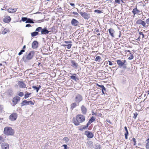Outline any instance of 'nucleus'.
<instances>
[{
    "instance_id": "nucleus-48",
    "label": "nucleus",
    "mask_w": 149,
    "mask_h": 149,
    "mask_svg": "<svg viewBox=\"0 0 149 149\" xmlns=\"http://www.w3.org/2000/svg\"><path fill=\"white\" fill-rule=\"evenodd\" d=\"M146 147L147 149H149V142L146 143Z\"/></svg>"
},
{
    "instance_id": "nucleus-55",
    "label": "nucleus",
    "mask_w": 149,
    "mask_h": 149,
    "mask_svg": "<svg viewBox=\"0 0 149 149\" xmlns=\"http://www.w3.org/2000/svg\"><path fill=\"white\" fill-rule=\"evenodd\" d=\"M72 14L77 16H78L79 15V14L75 12H72Z\"/></svg>"
},
{
    "instance_id": "nucleus-41",
    "label": "nucleus",
    "mask_w": 149,
    "mask_h": 149,
    "mask_svg": "<svg viewBox=\"0 0 149 149\" xmlns=\"http://www.w3.org/2000/svg\"><path fill=\"white\" fill-rule=\"evenodd\" d=\"M27 18V17H22L21 18V21L23 22H25L26 23Z\"/></svg>"
},
{
    "instance_id": "nucleus-38",
    "label": "nucleus",
    "mask_w": 149,
    "mask_h": 149,
    "mask_svg": "<svg viewBox=\"0 0 149 149\" xmlns=\"http://www.w3.org/2000/svg\"><path fill=\"white\" fill-rule=\"evenodd\" d=\"M101 59V57L100 56H96L95 59V61H97L99 62Z\"/></svg>"
},
{
    "instance_id": "nucleus-46",
    "label": "nucleus",
    "mask_w": 149,
    "mask_h": 149,
    "mask_svg": "<svg viewBox=\"0 0 149 149\" xmlns=\"http://www.w3.org/2000/svg\"><path fill=\"white\" fill-rule=\"evenodd\" d=\"M18 95L20 97H22L24 95V93L23 92H20L18 94Z\"/></svg>"
},
{
    "instance_id": "nucleus-4",
    "label": "nucleus",
    "mask_w": 149,
    "mask_h": 149,
    "mask_svg": "<svg viewBox=\"0 0 149 149\" xmlns=\"http://www.w3.org/2000/svg\"><path fill=\"white\" fill-rule=\"evenodd\" d=\"M35 31L39 32H40V35L49 34V33L51 32V31L48 30L46 27L42 28V27H39L36 29Z\"/></svg>"
},
{
    "instance_id": "nucleus-51",
    "label": "nucleus",
    "mask_w": 149,
    "mask_h": 149,
    "mask_svg": "<svg viewBox=\"0 0 149 149\" xmlns=\"http://www.w3.org/2000/svg\"><path fill=\"white\" fill-rule=\"evenodd\" d=\"M3 105H0V113H1L3 110Z\"/></svg>"
},
{
    "instance_id": "nucleus-40",
    "label": "nucleus",
    "mask_w": 149,
    "mask_h": 149,
    "mask_svg": "<svg viewBox=\"0 0 149 149\" xmlns=\"http://www.w3.org/2000/svg\"><path fill=\"white\" fill-rule=\"evenodd\" d=\"M94 12L95 13H97L98 14H100L102 13V12L101 10H94Z\"/></svg>"
},
{
    "instance_id": "nucleus-24",
    "label": "nucleus",
    "mask_w": 149,
    "mask_h": 149,
    "mask_svg": "<svg viewBox=\"0 0 149 149\" xmlns=\"http://www.w3.org/2000/svg\"><path fill=\"white\" fill-rule=\"evenodd\" d=\"M95 120V118L93 116H92L89 119L88 122L87 123L89 125Z\"/></svg>"
},
{
    "instance_id": "nucleus-63",
    "label": "nucleus",
    "mask_w": 149,
    "mask_h": 149,
    "mask_svg": "<svg viewBox=\"0 0 149 149\" xmlns=\"http://www.w3.org/2000/svg\"><path fill=\"white\" fill-rule=\"evenodd\" d=\"M43 19L40 20L38 21L37 22L39 23H40L41 22H43Z\"/></svg>"
},
{
    "instance_id": "nucleus-20",
    "label": "nucleus",
    "mask_w": 149,
    "mask_h": 149,
    "mask_svg": "<svg viewBox=\"0 0 149 149\" xmlns=\"http://www.w3.org/2000/svg\"><path fill=\"white\" fill-rule=\"evenodd\" d=\"M1 148L2 149H9V145L8 143H3L1 144Z\"/></svg>"
},
{
    "instance_id": "nucleus-27",
    "label": "nucleus",
    "mask_w": 149,
    "mask_h": 149,
    "mask_svg": "<svg viewBox=\"0 0 149 149\" xmlns=\"http://www.w3.org/2000/svg\"><path fill=\"white\" fill-rule=\"evenodd\" d=\"M88 126L89 125L87 123L86 126L82 125L80 127L79 130L80 131H82L84 129H87Z\"/></svg>"
},
{
    "instance_id": "nucleus-1",
    "label": "nucleus",
    "mask_w": 149,
    "mask_h": 149,
    "mask_svg": "<svg viewBox=\"0 0 149 149\" xmlns=\"http://www.w3.org/2000/svg\"><path fill=\"white\" fill-rule=\"evenodd\" d=\"M116 61L118 65V68H122L124 70L126 69L127 70V71H128L129 73L131 72L130 69H127V63L126 60L118 59Z\"/></svg>"
},
{
    "instance_id": "nucleus-45",
    "label": "nucleus",
    "mask_w": 149,
    "mask_h": 149,
    "mask_svg": "<svg viewBox=\"0 0 149 149\" xmlns=\"http://www.w3.org/2000/svg\"><path fill=\"white\" fill-rule=\"evenodd\" d=\"M132 140L133 141V142H134V146L136 145V141L135 138L134 137L132 139Z\"/></svg>"
},
{
    "instance_id": "nucleus-36",
    "label": "nucleus",
    "mask_w": 149,
    "mask_h": 149,
    "mask_svg": "<svg viewBox=\"0 0 149 149\" xmlns=\"http://www.w3.org/2000/svg\"><path fill=\"white\" fill-rule=\"evenodd\" d=\"M31 94V93H29L27 92L25 94L24 98L25 99H26L29 97V95Z\"/></svg>"
},
{
    "instance_id": "nucleus-62",
    "label": "nucleus",
    "mask_w": 149,
    "mask_h": 149,
    "mask_svg": "<svg viewBox=\"0 0 149 149\" xmlns=\"http://www.w3.org/2000/svg\"><path fill=\"white\" fill-rule=\"evenodd\" d=\"M31 70H30V69L26 70L25 71V73H26V74H28V71H30Z\"/></svg>"
},
{
    "instance_id": "nucleus-13",
    "label": "nucleus",
    "mask_w": 149,
    "mask_h": 149,
    "mask_svg": "<svg viewBox=\"0 0 149 149\" xmlns=\"http://www.w3.org/2000/svg\"><path fill=\"white\" fill-rule=\"evenodd\" d=\"M84 134L86 135L87 138H92L94 136V134L91 132L86 131L84 132Z\"/></svg>"
},
{
    "instance_id": "nucleus-5",
    "label": "nucleus",
    "mask_w": 149,
    "mask_h": 149,
    "mask_svg": "<svg viewBox=\"0 0 149 149\" xmlns=\"http://www.w3.org/2000/svg\"><path fill=\"white\" fill-rule=\"evenodd\" d=\"M4 134L7 136H13L14 134L15 131L9 127H6L4 128Z\"/></svg>"
},
{
    "instance_id": "nucleus-7",
    "label": "nucleus",
    "mask_w": 149,
    "mask_h": 149,
    "mask_svg": "<svg viewBox=\"0 0 149 149\" xmlns=\"http://www.w3.org/2000/svg\"><path fill=\"white\" fill-rule=\"evenodd\" d=\"M136 24L137 25H141L143 27L146 28L148 27V25H146V23L145 21L143 20L142 19H139L136 21Z\"/></svg>"
},
{
    "instance_id": "nucleus-52",
    "label": "nucleus",
    "mask_w": 149,
    "mask_h": 149,
    "mask_svg": "<svg viewBox=\"0 0 149 149\" xmlns=\"http://www.w3.org/2000/svg\"><path fill=\"white\" fill-rule=\"evenodd\" d=\"M145 23H146V24H149V18L147 19L146 20V21H145Z\"/></svg>"
},
{
    "instance_id": "nucleus-6",
    "label": "nucleus",
    "mask_w": 149,
    "mask_h": 149,
    "mask_svg": "<svg viewBox=\"0 0 149 149\" xmlns=\"http://www.w3.org/2000/svg\"><path fill=\"white\" fill-rule=\"evenodd\" d=\"M83 100V97L81 95L78 93L76 94L74 98L75 102L79 104Z\"/></svg>"
},
{
    "instance_id": "nucleus-35",
    "label": "nucleus",
    "mask_w": 149,
    "mask_h": 149,
    "mask_svg": "<svg viewBox=\"0 0 149 149\" xmlns=\"http://www.w3.org/2000/svg\"><path fill=\"white\" fill-rule=\"evenodd\" d=\"M126 78L123 77L122 79V83L123 84H124L126 83Z\"/></svg>"
},
{
    "instance_id": "nucleus-23",
    "label": "nucleus",
    "mask_w": 149,
    "mask_h": 149,
    "mask_svg": "<svg viewBox=\"0 0 149 149\" xmlns=\"http://www.w3.org/2000/svg\"><path fill=\"white\" fill-rule=\"evenodd\" d=\"M86 145L89 147L91 148L93 147V143L91 141H87L86 143Z\"/></svg>"
},
{
    "instance_id": "nucleus-33",
    "label": "nucleus",
    "mask_w": 149,
    "mask_h": 149,
    "mask_svg": "<svg viewBox=\"0 0 149 149\" xmlns=\"http://www.w3.org/2000/svg\"><path fill=\"white\" fill-rule=\"evenodd\" d=\"M106 64H108V63H109V65L111 66L113 65V64H116V63L113 62V63H112V62L110 61H106L104 62V64H105L106 63Z\"/></svg>"
},
{
    "instance_id": "nucleus-22",
    "label": "nucleus",
    "mask_w": 149,
    "mask_h": 149,
    "mask_svg": "<svg viewBox=\"0 0 149 149\" xmlns=\"http://www.w3.org/2000/svg\"><path fill=\"white\" fill-rule=\"evenodd\" d=\"M18 84L20 88H24L26 87L25 84L22 81H19L18 82Z\"/></svg>"
},
{
    "instance_id": "nucleus-53",
    "label": "nucleus",
    "mask_w": 149,
    "mask_h": 149,
    "mask_svg": "<svg viewBox=\"0 0 149 149\" xmlns=\"http://www.w3.org/2000/svg\"><path fill=\"white\" fill-rule=\"evenodd\" d=\"M115 2L116 3L120 4V0H115Z\"/></svg>"
},
{
    "instance_id": "nucleus-59",
    "label": "nucleus",
    "mask_w": 149,
    "mask_h": 149,
    "mask_svg": "<svg viewBox=\"0 0 149 149\" xmlns=\"http://www.w3.org/2000/svg\"><path fill=\"white\" fill-rule=\"evenodd\" d=\"M118 33L119 34V35L118 36V38H119L120 37V36H121V31H119V32H118Z\"/></svg>"
},
{
    "instance_id": "nucleus-39",
    "label": "nucleus",
    "mask_w": 149,
    "mask_h": 149,
    "mask_svg": "<svg viewBox=\"0 0 149 149\" xmlns=\"http://www.w3.org/2000/svg\"><path fill=\"white\" fill-rule=\"evenodd\" d=\"M25 50L23 49H21L20 52L18 53V55L19 56L22 55L23 53L25 52Z\"/></svg>"
},
{
    "instance_id": "nucleus-42",
    "label": "nucleus",
    "mask_w": 149,
    "mask_h": 149,
    "mask_svg": "<svg viewBox=\"0 0 149 149\" xmlns=\"http://www.w3.org/2000/svg\"><path fill=\"white\" fill-rule=\"evenodd\" d=\"M9 9H10V10H11L13 11V13H14L15 12L17 11V8H9Z\"/></svg>"
},
{
    "instance_id": "nucleus-58",
    "label": "nucleus",
    "mask_w": 149,
    "mask_h": 149,
    "mask_svg": "<svg viewBox=\"0 0 149 149\" xmlns=\"http://www.w3.org/2000/svg\"><path fill=\"white\" fill-rule=\"evenodd\" d=\"M129 134H125V138L126 139H128V135Z\"/></svg>"
},
{
    "instance_id": "nucleus-9",
    "label": "nucleus",
    "mask_w": 149,
    "mask_h": 149,
    "mask_svg": "<svg viewBox=\"0 0 149 149\" xmlns=\"http://www.w3.org/2000/svg\"><path fill=\"white\" fill-rule=\"evenodd\" d=\"M21 107L24 105H28L29 104L34 105V103L31 101H27L25 100L23 101L21 103Z\"/></svg>"
},
{
    "instance_id": "nucleus-18",
    "label": "nucleus",
    "mask_w": 149,
    "mask_h": 149,
    "mask_svg": "<svg viewBox=\"0 0 149 149\" xmlns=\"http://www.w3.org/2000/svg\"><path fill=\"white\" fill-rule=\"evenodd\" d=\"M11 20L10 16L7 15L3 19V21L5 23H8L10 22Z\"/></svg>"
},
{
    "instance_id": "nucleus-19",
    "label": "nucleus",
    "mask_w": 149,
    "mask_h": 149,
    "mask_svg": "<svg viewBox=\"0 0 149 149\" xmlns=\"http://www.w3.org/2000/svg\"><path fill=\"white\" fill-rule=\"evenodd\" d=\"M79 105V104L75 102L72 103L70 104V109L72 110L74 108Z\"/></svg>"
},
{
    "instance_id": "nucleus-28",
    "label": "nucleus",
    "mask_w": 149,
    "mask_h": 149,
    "mask_svg": "<svg viewBox=\"0 0 149 149\" xmlns=\"http://www.w3.org/2000/svg\"><path fill=\"white\" fill-rule=\"evenodd\" d=\"M26 23H34L33 20L27 17L26 21Z\"/></svg>"
},
{
    "instance_id": "nucleus-16",
    "label": "nucleus",
    "mask_w": 149,
    "mask_h": 149,
    "mask_svg": "<svg viewBox=\"0 0 149 149\" xmlns=\"http://www.w3.org/2000/svg\"><path fill=\"white\" fill-rule=\"evenodd\" d=\"M39 43L36 40L34 41L32 43V48L34 49H35L38 48Z\"/></svg>"
},
{
    "instance_id": "nucleus-14",
    "label": "nucleus",
    "mask_w": 149,
    "mask_h": 149,
    "mask_svg": "<svg viewBox=\"0 0 149 149\" xmlns=\"http://www.w3.org/2000/svg\"><path fill=\"white\" fill-rule=\"evenodd\" d=\"M20 99V98L18 96L14 97L12 100V102L13 103V106H15V105L16 104L19 102Z\"/></svg>"
},
{
    "instance_id": "nucleus-49",
    "label": "nucleus",
    "mask_w": 149,
    "mask_h": 149,
    "mask_svg": "<svg viewBox=\"0 0 149 149\" xmlns=\"http://www.w3.org/2000/svg\"><path fill=\"white\" fill-rule=\"evenodd\" d=\"M124 129L126 131V132L125 133V134H129V132H128L127 127L126 126L125 127Z\"/></svg>"
},
{
    "instance_id": "nucleus-15",
    "label": "nucleus",
    "mask_w": 149,
    "mask_h": 149,
    "mask_svg": "<svg viewBox=\"0 0 149 149\" xmlns=\"http://www.w3.org/2000/svg\"><path fill=\"white\" fill-rule=\"evenodd\" d=\"M71 65L74 68L77 69L78 68L79 65L74 60H71L70 61Z\"/></svg>"
},
{
    "instance_id": "nucleus-50",
    "label": "nucleus",
    "mask_w": 149,
    "mask_h": 149,
    "mask_svg": "<svg viewBox=\"0 0 149 149\" xmlns=\"http://www.w3.org/2000/svg\"><path fill=\"white\" fill-rule=\"evenodd\" d=\"M134 116H133V118L134 119L136 118L138 115L137 113V112H135L134 113Z\"/></svg>"
},
{
    "instance_id": "nucleus-26",
    "label": "nucleus",
    "mask_w": 149,
    "mask_h": 149,
    "mask_svg": "<svg viewBox=\"0 0 149 149\" xmlns=\"http://www.w3.org/2000/svg\"><path fill=\"white\" fill-rule=\"evenodd\" d=\"M39 32L35 31L32 32L31 33V35L32 37H34L35 36H36L38 35H40L39 33Z\"/></svg>"
},
{
    "instance_id": "nucleus-29",
    "label": "nucleus",
    "mask_w": 149,
    "mask_h": 149,
    "mask_svg": "<svg viewBox=\"0 0 149 149\" xmlns=\"http://www.w3.org/2000/svg\"><path fill=\"white\" fill-rule=\"evenodd\" d=\"M41 86L39 85L38 87H37L36 86H33L32 87V88L36 90V92L37 93L38 92L40 88L41 87Z\"/></svg>"
},
{
    "instance_id": "nucleus-57",
    "label": "nucleus",
    "mask_w": 149,
    "mask_h": 149,
    "mask_svg": "<svg viewBox=\"0 0 149 149\" xmlns=\"http://www.w3.org/2000/svg\"><path fill=\"white\" fill-rule=\"evenodd\" d=\"M31 26L30 24H27L25 26V27H29Z\"/></svg>"
},
{
    "instance_id": "nucleus-43",
    "label": "nucleus",
    "mask_w": 149,
    "mask_h": 149,
    "mask_svg": "<svg viewBox=\"0 0 149 149\" xmlns=\"http://www.w3.org/2000/svg\"><path fill=\"white\" fill-rule=\"evenodd\" d=\"M139 34L140 35H141V36H142V38H144L145 36L143 32L141 31L139 32Z\"/></svg>"
},
{
    "instance_id": "nucleus-60",
    "label": "nucleus",
    "mask_w": 149,
    "mask_h": 149,
    "mask_svg": "<svg viewBox=\"0 0 149 149\" xmlns=\"http://www.w3.org/2000/svg\"><path fill=\"white\" fill-rule=\"evenodd\" d=\"M10 10V9H9V8L8 9V10H7V11L8 13H13V12L12 11H11L10 10Z\"/></svg>"
},
{
    "instance_id": "nucleus-47",
    "label": "nucleus",
    "mask_w": 149,
    "mask_h": 149,
    "mask_svg": "<svg viewBox=\"0 0 149 149\" xmlns=\"http://www.w3.org/2000/svg\"><path fill=\"white\" fill-rule=\"evenodd\" d=\"M63 140L65 141L68 142L69 141V139L68 138L66 137H65L63 138Z\"/></svg>"
},
{
    "instance_id": "nucleus-61",
    "label": "nucleus",
    "mask_w": 149,
    "mask_h": 149,
    "mask_svg": "<svg viewBox=\"0 0 149 149\" xmlns=\"http://www.w3.org/2000/svg\"><path fill=\"white\" fill-rule=\"evenodd\" d=\"M106 122L109 123H110V124H111V121H110V120H106Z\"/></svg>"
},
{
    "instance_id": "nucleus-31",
    "label": "nucleus",
    "mask_w": 149,
    "mask_h": 149,
    "mask_svg": "<svg viewBox=\"0 0 149 149\" xmlns=\"http://www.w3.org/2000/svg\"><path fill=\"white\" fill-rule=\"evenodd\" d=\"M70 78L75 81H77L79 80V79L74 75H72L70 76Z\"/></svg>"
},
{
    "instance_id": "nucleus-34",
    "label": "nucleus",
    "mask_w": 149,
    "mask_h": 149,
    "mask_svg": "<svg viewBox=\"0 0 149 149\" xmlns=\"http://www.w3.org/2000/svg\"><path fill=\"white\" fill-rule=\"evenodd\" d=\"M101 146L98 143H97L95 145V148L96 149H100L101 148Z\"/></svg>"
},
{
    "instance_id": "nucleus-10",
    "label": "nucleus",
    "mask_w": 149,
    "mask_h": 149,
    "mask_svg": "<svg viewBox=\"0 0 149 149\" xmlns=\"http://www.w3.org/2000/svg\"><path fill=\"white\" fill-rule=\"evenodd\" d=\"M64 42L66 44H63L62 45L63 47H66L68 49H70L71 47L72 46V42L71 41H64Z\"/></svg>"
},
{
    "instance_id": "nucleus-44",
    "label": "nucleus",
    "mask_w": 149,
    "mask_h": 149,
    "mask_svg": "<svg viewBox=\"0 0 149 149\" xmlns=\"http://www.w3.org/2000/svg\"><path fill=\"white\" fill-rule=\"evenodd\" d=\"M134 58V56L133 54H131V56L128 57V59L129 60H132Z\"/></svg>"
},
{
    "instance_id": "nucleus-11",
    "label": "nucleus",
    "mask_w": 149,
    "mask_h": 149,
    "mask_svg": "<svg viewBox=\"0 0 149 149\" xmlns=\"http://www.w3.org/2000/svg\"><path fill=\"white\" fill-rule=\"evenodd\" d=\"M71 25L74 26H77L79 25H81V24L76 19L73 18L71 21Z\"/></svg>"
},
{
    "instance_id": "nucleus-3",
    "label": "nucleus",
    "mask_w": 149,
    "mask_h": 149,
    "mask_svg": "<svg viewBox=\"0 0 149 149\" xmlns=\"http://www.w3.org/2000/svg\"><path fill=\"white\" fill-rule=\"evenodd\" d=\"M35 54L34 51H30L28 54H27L24 55L22 58L23 61L25 63H27L29 61L31 60Z\"/></svg>"
},
{
    "instance_id": "nucleus-21",
    "label": "nucleus",
    "mask_w": 149,
    "mask_h": 149,
    "mask_svg": "<svg viewBox=\"0 0 149 149\" xmlns=\"http://www.w3.org/2000/svg\"><path fill=\"white\" fill-rule=\"evenodd\" d=\"M109 32V35L112 38H115V36L114 35V33L115 32V31L112 28H110L108 29Z\"/></svg>"
},
{
    "instance_id": "nucleus-64",
    "label": "nucleus",
    "mask_w": 149,
    "mask_h": 149,
    "mask_svg": "<svg viewBox=\"0 0 149 149\" xmlns=\"http://www.w3.org/2000/svg\"><path fill=\"white\" fill-rule=\"evenodd\" d=\"M3 138L2 136H0V141H3Z\"/></svg>"
},
{
    "instance_id": "nucleus-54",
    "label": "nucleus",
    "mask_w": 149,
    "mask_h": 149,
    "mask_svg": "<svg viewBox=\"0 0 149 149\" xmlns=\"http://www.w3.org/2000/svg\"><path fill=\"white\" fill-rule=\"evenodd\" d=\"M99 32V30L98 29H97L96 30L95 29L94 31L93 32V33L95 34H96V32Z\"/></svg>"
},
{
    "instance_id": "nucleus-8",
    "label": "nucleus",
    "mask_w": 149,
    "mask_h": 149,
    "mask_svg": "<svg viewBox=\"0 0 149 149\" xmlns=\"http://www.w3.org/2000/svg\"><path fill=\"white\" fill-rule=\"evenodd\" d=\"M17 117V114L16 113H13L9 116V119L11 121L15 120Z\"/></svg>"
},
{
    "instance_id": "nucleus-30",
    "label": "nucleus",
    "mask_w": 149,
    "mask_h": 149,
    "mask_svg": "<svg viewBox=\"0 0 149 149\" xmlns=\"http://www.w3.org/2000/svg\"><path fill=\"white\" fill-rule=\"evenodd\" d=\"M8 32H9V29L8 28H5L2 32V34L4 35L6 34Z\"/></svg>"
},
{
    "instance_id": "nucleus-12",
    "label": "nucleus",
    "mask_w": 149,
    "mask_h": 149,
    "mask_svg": "<svg viewBox=\"0 0 149 149\" xmlns=\"http://www.w3.org/2000/svg\"><path fill=\"white\" fill-rule=\"evenodd\" d=\"M85 19L88 20L90 17V14L86 12H80L79 13Z\"/></svg>"
},
{
    "instance_id": "nucleus-37",
    "label": "nucleus",
    "mask_w": 149,
    "mask_h": 149,
    "mask_svg": "<svg viewBox=\"0 0 149 149\" xmlns=\"http://www.w3.org/2000/svg\"><path fill=\"white\" fill-rule=\"evenodd\" d=\"M8 93L9 95H11L13 94V91L12 89H10L8 90Z\"/></svg>"
},
{
    "instance_id": "nucleus-56",
    "label": "nucleus",
    "mask_w": 149,
    "mask_h": 149,
    "mask_svg": "<svg viewBox=\"0 0 149 149\" xmlns=\"http://www.w3.org/2000/svg\"><path fill=\"white\" fill-rule=\"evenodd\" d=\"M62 146L64 147V149H67V146L66 144H64Z\"/></svg>"
},
{
    "instance_id": "nucleus-2",
    "label": "nucleus",
    "mask_w": 149,
    "mask_h": 149,
    "mask_svg": "<svg viewBox=\"0 0 149 149\" xmlns=\"http://www.w3.org/2000/svg\"><path fill=\"white\" fill-rule=\"evenodd\" d=\"M85 120V116L82 114L77 115L75 119L73 120V122L76 126L79 125L80 123H82L84 122Z\"/></svg>"
},
{
    "instance_id": "nucleus-25",
    "label": "nucleus",
    "mask_w": 149,
    "mask_h": 149,
    "mask_svg": "<svg viewBox=\"0 0 149 149\" xmlns=\"http://www.w3.org/2000/svg\"><path fill=\"white\" fill-rule=\"evenodd\" d=\"M132 12L134 14V15H135L136 14L139 13L140 11L139 10L137 9V7H136L133 9Z\"/></svg>"
},
{
    "instance_id": "nucleus-17",
    "label": "nucleus",
    "mask_w": 149,
    "mask_h": 149,
    "mask_svg": "<svg viewBox=\"0 0 149 149\" xmlns=\"http://www.w3.org/2000/svg\"><path fill=\"white\" fill-rule=\"evenodd\" d=\"M81 109L82 113L84 114H86L87 112V109L86 107L84 106V105H82L81 107Z\"/></svg>"
},
{
    "instance_id": "nucleus-32",
    "label": "nucleus",
    "mask_w": 149,
    "mask_h": 149,
    "mask_svg": "<svg viewBox=\"0 0 149 149\" xmlns=\"http://www.w3.org/2000/svg\"><path fill=\"white\" fill-rule=\"evenodd\" d=\"M97 85L100 88H101L102 89V91H106V88H105L104 87V85H99L98 84H97Z\"/></svg>"
}]
</instances>
